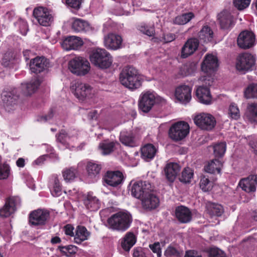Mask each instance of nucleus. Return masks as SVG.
<instances>
[{
	"instance_id": "f257e3e1",
	"label": "nucleus",
	"mask_w": 257,
	"mask_h": 257,
	"mask_svg": "<svg viewBox=\"0 0 257 257\" xmlns=\"http://www.w3.org/2000/svg\"><path fill=\"white\" fill-rule=\"evenodd\" d=\"M120 83L131 90L140 88L142 85L141 77L138 70L133 66H125L119 74Z\"/></svg>"
},
{
	"instance_id": "f03ea898",
	"label": "nucleus",
	"mask_w": 257,
	"mask_h": 257,
	"mask_svg": "<svg viewBox=\"0 0 257 257\" xmlns=\"http://www.w3.org/2000/svg\"><path fill=\"white\" fill-rule=\"evenodd\" d=\"M89 59L93 65L101 69L108 68L112 62L110 54L101 48L93 50L90 54Z\"/></svg>"
},
{
	"instance_id": "7ed1b4c3",
	"label": "nucleus",
	"mask_w": 257,
	"mask_h": 257,
	"mask_svg": "<svg viewBox=\"0 0 257 257\" xmlns=\"http://www.w3.org/2000/svg\"><path fill=\"white\" fill-rule=\"evenodd\" d=\"M132 222V216L127 211H120L113 214V230L124 232L130 227Z\"/></svg>"
},
{
	"instance_id": "20e7f679",
	"label": "nucleus",
	"mask_w": 257,
	"mask_h": 257,
	"mask_svg": "<svg viewBox=\"0 0 257 257\" xmlns=\"http://www.w3.org/2000/svg\"><path fill=\"white\" fill-rule=\"evenodd\" d=\"M212 76H203L200 80L203 81L205 86H199L196 91V95L199 101L202 103L208 104L212 99L209 86L213 84V80Z\"/></svg>"
},
{
	"instance_id": "39448f33",
	"label": "nucleus",
	"mask_w": 257,
	"mask_h": 257,
	"mask_svg": "<svg viewBox=\"0 0 257 257\" xmlns=\"http://www.w3.org/2000/svg\"><path fill=\"white\" fill-rule=\"evenodd\" d=\"M70 71L78 76H84L87 74L90 69L89 62L82 57H75L71 59L68 64Z\"/></svg>"
},
{
	"instance_id": "423d86ee",
	"label": "nucleus",
	"mask_w": 257,
	"mask_h": 257,
	"mask_svg": "<svg viewBox=\"0 0 257 257\" xmlns=\"http://www.w3.org/2000/svg\"><path fill=\"white\" fill-rule=\"evenodd\" d=\"M33 14L38 23L42 26H49L54 21V15L53 11L46 7L35 8Z\"/></svg>"
},
{
	"instance_id": "0eeeda50",
	"label": "nucleus",
	"mask_w": 257,
	"mask_h": 257,
	"mask_svg": "<svg viewBox=\"0 0 257 257\" xmlns=\"http://www.w3.org/2000/svg\"><path fill=\"white\" fill-rule=\"evenodd\" d=\"M85 166L87 173V178L90 182H96L99 178L102 165L98 162L93 160L88 161L86 162L81 161L78 165V168Z\"/></svg>"
},
{
	"instance_id": "6e6552de",
	"label": "nucleus",
	"mask_w": 257,
	"mask_h": 257,
	"mask_svg": "<svg viewBox=\"0 0 257 257\" xmlns=\"http://www.w3.org/2000/svg\"><path fill=\"white\" fill-rule=\"evenodd\" d=\"M71 90L75 96L81 100L92 97L95 92L94 89L89 84L80 82L73 84Z\"/></svg>"
},
{
	"instance_id": "1a4fd4ad",
	"label": "nucleus",
	"mask_w": 257,
	"mask_h": 257,
	"mask_svg": "<svg viewBox=\"0 0 257 257\" xmlns=\"http://www.w3.org/2000/svg\"><path fill=\"white\" fill-rule=\"evenodd\" d=\"M189 133V125L185 121H178L173 124L169 130V136L175 141L184 139Z\"/></svg>"
},
{
	"instance_id": "9d476101",
	"label": "nucleus",
	"mask_w": 257,
	"mask_h": 257,
	"mask_svg": "<svg viewBox=\"0 0 257 257\" xmlns=\"http://www.w3.org/2000/svg\"><path fill=\"white\" fill-rule=\"evenodd\" d=\"M151 191H153L152 185L148 181H139L135 182L131 189L132 195L140 200L144 198Z\"/></svg>"
},
{
	"instance_id": "9b49d317",
	"label": "nucleus",
	"mask_w": 257,
	"mask_h": 257,
	"mask_svg": "<svg viewBox=\"0 0 257 257\" xmlns=\"http://www.w3.org/2000/svg\"><path fill=\"white\" fill-rule=\"evenodd\" d=\"M195 124L203 130L210 131L216 125L215 117L209 113H202L195 116L194 118Z\"/></svg>"
},
{
	"instance_id": "f8f14e48",
	"label": "nucleus",
	"mask_w": 257,
	"mask_h": 257,
	"mask_svg": "<svg viewBox=\"0 0 257 257\" xmlns=\"http://www.w3.org/2000/svg\"><path fill=\"white\" fill-rule=\"evenodd\" d=\"M156 98L154 92L148 91L142 93L138 102L139 109L144 112H149L156 103Z\"/></svg>"
},
{
	"instance_id": "ddd939ff",
	"label": "nucleus",
	"mask_w": 257,
	"mask_h": 257,
	"mask_svg": "<svg viewBox=\"0 0 257 257\" xmlns=\"http://www.w3.org/2000/svg\"><path fill=\"white\" fill-rule=\"evenodd\" d=\"M18 91V89L14 88L11 91H4L2 93V100L7 111H10L13 110L14 106L18 104L19 97Z\"/></svg>"
},
{
	"instance_id": "4468645a",
	"label": "nucleus",
	"mask_w": 257,
	"mask_h": 257,
	"mask_svg": "<svg viewBox=\"0 0 257 257\" xmlns=\"http://www.w3.org/2000/svg\"><path fill=\"white\" fill-rule=\"evenodd\" d=\"M255 35L252 32L243 31L238 35L237 43L238 47L243 49L251 48L255 45Z\"/></svg>"
},
{
	"instance_id": "2eb2a0df",
	"label": "nucleus",
	"mask_w": 257,
	"mask_h": 257,
	"mask_svg": "<svg viewBox=\"0 0 257 257\" xmlns=\"http://www.w3.org/2000/svg\"><path fill=\"white\" fill-rule=\"evenodd\" d=\"M255 57L250 53H244L237 59L236 69L239 71H248L254 65Z\"/></svg>"
},
{
	"instance_id": "dca6fc26",
	"label": "nucleus",
	"mask_w": 257,
	"mask_h": 257,
	"mask_svg": "<svg viewBox=\"0 0 257 257\" xmlns=\"http://www.w3.org/2000/svg\"><path fill=\"white\" fill-rule=\"evenodd\" d=\"M21 199L18 197H11L6 201L5 205L0 209V216L8 217L14 213L20 205Z\"/></svg>"
},
{
	"instance_id": "f3484780",
	"label": "nucleus",
	"mask_w": 257,
	"mask_h": 257,
	"mask_svg": "<svg viewBox=\"0 0 257 257\" xmlns=\"http://www.w3.org/2000/svg\"><path fill=\"white\" fill-rule=\"evenodd\" d=\"M218 61L217 57L212 54H207L202 63L201 69L202 71L211 76L218 67Z\"/></svg>"
},
{
	"instance_id": "a211bd4d",
	"label": "nucleus",
	"mask_w": 257,
	"mask_h": 257,
	"mask_svg": "<svg viewBox=\"0 0 257 257\" xmlns=\"http://www.w3.org/2000/svg\"><path fill=\"white\" fill-rule=\"evenodd\" d=\"M49 216V213L47 210L37 209L30 214L29 222L30 224L34 226L44 225Z\"/></svg>"
},
{
	"instance_id": "6ab92c4d",
	"label": "nucleus",
	"mask_w": 257,
	"mask_h": 257,
	"mask_svg": "<svg viewBox=\"0 0 257 257\" xmlns=\"http://www.w3.org/2000/svg\"><path fill=\"white\" fill-rule=\"evenodd\" d=\"M49 61L44 57H36L31 60L30 69L32 73L36 74L43 72L47 69Z\"/></svg>"
},
{
	"instance_id": "aec40b11",
	"label": "nucleus",
	"mask_w": 257,
	"mask_h": 257,
	"mask_svg": "<svg viewBox=\"0 0 257 257\" xmlns=\"http://www.w3.org/2000/svg\"><path fill=\"white\" fill-rule=\"evenodd\" d=\"M218 20L220 28L224 30L231 29L235 23L233 16L227 10H224L218 14Z\"/></svg>"
},
{
	"instance_id": "412c9836",
	"label": "nucleus",
	"mask_w": 257,
	"mask_h": 257,
	"mask_svg": "<svg viewBox=\"0 0 257 257\" xmlns=\"http://www.w3.org/2000/svg\"><path fill=\"white\" fill-rule=\"evenodd\" d=\"M191 88L188 85H180L176 88L175 97L180 102L187 103L191 99Z\"/></svg>"
},
{
	"instance_id": "4be33fe9",
	"label": "nucleus",
	"mask_w": 257,
	"mask_h": 257,
	"mask_svg": "<svg viewBox=\"0 0 257 257\" xmlns=\"http://www.w3.org/2000/svg\"><path fill=\"white\" fill-rule=\"evenodd\" d=\"M181 170L180 166L176 163H169L166 164L164 172L166 179L170 183H173Z\"/></svg>"
},
{
	"instance_id": "5701e85b",
	"label": "nucleus",
	"mask_w": 257,
	"mask_h": 257,
	"mask_svg": "<svg viewBox=\"0 0 257 257\" xmlns=\"http://www.w3.org/2000/svg\"><path fill=\"white\" fill-rule=\"evenodd\" d=\"M143 208L145 209L152 210L157 208L160 204L159 198L154 194L152 191L149 192L141 200Z\"/></svg>"
},
{
	"instance_id": "b1692460",
	"label": "nucleus",
	"mask_w": 257,
	"mask_h": 257,
	"mask_svg": "<svg viewBox=\"0 0 257 257\" xmlns=\"http://www.w3.org/2000/svg\"><path fill=\"white\" fill-rule=\"evenodd\" d=\"M238 185L246 192H254L257 185V176L252 175L247 178L241 179Z\"/></svg>"
},
{
	"instance_id": "393cba45",
	"label": "nucleus",
	"mask_w": 257,
	"mask_h": 257,
	"mask_svg": "<svg viewBox=\"0 0 257 257\" xmlns=\"http://www.w3.org/2000/svg\"><path fill=\"white\" fill-rule=\"evenodd\" d=\"M83 44L82 39L76 36H70L65 38L61 43L63 48L67 51L76 50Z\"/></svg>"
},
{
	"instance_id": "a878e982",
	"label": "nucleus",
	"mask_w": 257,
	"mask_h": 257,
	"mask_svg": "<svg viewBox=\"0 0 257 257\" xmlns=\"http://www.w3.org/2000/svg\"><path fill=\"white\" fill-rule=\"evenodd\" d=\"M199 43V40L197 38L189 39L182 48V57L185 58L192 54L197 49Z\"/></svg>"
},
{
	"instance_id": "bb28decb",
	"label": "nucleus",
	"mask_w": 257,
	"mask_h": 257,
	"mask_svg": "<svg viewBox=\"0 0 257 257\" xmlns=\"http://www.w3.org/2000/svg\"><path fill=\"white\" fill-rule=\"evenodd\" d=\"M175 213L176 217L180 223H187L191 220L192 213L187 207L182 205L177 206Z\"/></svg>"
},
{
	"instance_id": "cd10ccee",
	"label": "nucleus",
	"mask_w": 257,
	"mask_h": 257,
	"mask_svg": "<svg viewBox=\"0 0 257 257\" xmlns=\"http://www.w3.org/2000/svg\"><path fill=\"white\" fill-rule=\"evenodd\" d=\"M119 140L122 144L130 147L138 145L136 134L132 131L121 132L119 135Z\"/></svg>"
},
{
	"instance_id": "c85d7f7f",
	"label": "nucleus",
	"mask_w": 257,
	"mask_h": 257,
	"mask_svg": "<svg viewBox=\"0 0 257 257\" xmlns=\"http://www.w3.org/2000/svg\"><path fill=\"white\" fill-rule=\"evenodd\" d=\"M104 44L108 49L112 50V26L111 20L103 25Z\"/></svg>"
},
{
	"instance_id": "c756f323",
	"label": "nucleus",
	"mask_w": 257,
	"mask_h": 257,
	"mask_svg": "<svg viewBox=\"0 0 257 257\" xmlns=\"http://www.w3.org/2000/svg\"><path fill=\"white\" fill-rule=\"evenodd\" d=\"M83 203L87 209L90 211H97L100 207L99 199L92 192H89L83 199Z\"/></svg>"
},
{
	"instance_id": "7c9ffc66",
	"label": "nucleus",
	"mask_w": 257,
	"mask_h": 257,
	"mask_svg": "<svg viewBox=\"0 0 257 257\" xmlns=\"http://www.w3.org/2000/svg\"><path fill=\"white\" fill-rule=\"evenodd\" d=\"M157 150L152 144H147L141 149V155L143 159L146 161L152 160L155 157Z\"/></svg>"
},
{
	"instance_id": "2f4dec72",
	"label": "nucleus",
	"mask_w": 257,
	"mask_h": 257,
	"mask_svg": "<svg viewBox=\"0 0 257 257\" xmlns=\"http://www.w3.org/2000/svg\"><path fill=\"white\" fill-rule=\"evenodd\" d=\"M137 237L134 232H127L122 238L121 245L124 250L128 251L137 242Z\"/></svg>"
},
{
	"instance_id": "473e14b6",
	"label": "nucleus",
	"mask_w": 257,
	"mask_h": 257,
	"mask_svg": "<svg viewBox=\"0 0 257 257\" xmlns=\"http://www.w3.org/2000/svg\"><path fill=\"white\" fill-rule=\"evenodd\" d=\"M198 36L201 42L207 43L213 40L214 33L209 26L205 25L199 32Z\"/></svg>"
},
{
	"instance_id": "72a5a7b5",
	"label": "nucleus",
	"mask_w": 257,
	"mask_h": 257,
	"mask_svg": "<svg viewBox=\"0 0 257 257\" xmlns=\"http://www.w3.org/2000/svg\"><path fill=\"white\" fill-rule=\"evenodd\" d=\"M90 233L86 228L83 226H78L75 230L74 241L77 244H80L82 242L87 240Z\"/></svg>"
},
{
	"instance_id": "f704fd0d",
	"label": "nucleus",
	"mask_w": 257,
	"mask_h": 257,
	"mask_svg": "<svg viewBox=\"0 0 257 257\" xmlns=\"http://www.w3.org/2000/svg\"><path fill=\"white\" fill-rule=\"evenodd\" d=\"M72 29L77 32H88L91 30L89 24L82 19H75L72 25Z\"/></svg>"
},
{
	"instance_id": "c9c22d12",
	"label": "nucleus",
	"mask_w": 257,
	"mask_h": 257,
	"mask_svg": "<svg viewBox=\"0 0 257 257\" xmlns=\"http://www.w3.org/2000/svg\"><path fill=\"white\" fill-rule=\"evenodd\" d=\"M40 84V81L38 79L32 80L29 82L22 83L21 89L25 95H31L38 89Z\"/></svg>"
},
{
	"instance_id": "e433bc0d",
	"label": "nucleus",
	"mask_w": 257,
	"mask_h": 257,
	"mask_svg": "<svg viewBox=\"0 0 257 257\" xmlns=\"http://www.w3.org/2000/svg\"><path fill=\"white\" fill-rule=\"evenodd\" d=\"M49 187L52 196L58 197L61 195L62 188L57 176H53L52 177L50 180Z\"/></svg>"
},
{
	"instance_id": "4c0bfd02",
	"label": "nucleus",
	"mask_w": 257,
	"mask_h": 257,
	"mask_svg": "<svg viewBox=\"0 0 257 257\" xmlns=\"http://www.w3.org/2000/svg\"><path fill=\"white\" fill-rule=\"evenodd\" d=\"M206 208L208 213L212 217L221 216L224 212L223 206L219 204L208 203L206 205Z\"/></svg>"
},
{
	"instance_id": "58836bf2",
	"label": "nucleus",
	"mask_w": 257,
	"mask_h": 257,
	"mask_svg": "<svg viewBox=\"0 0 257 257\" xmlns=\"http://www.w3.org/2000/svg\"><path fill=\"white\" fill-rule=\"evenodd\" d=\"M222 166V164L221 161L217 159H214L208 162V164L204 167V170L210 174L216 173L219 174L220 173Z\"/></svg>"
},
{
	"instance_id": "ea45409f",
	"label": "nucleus",
	"mask_w": 257,
	"mask_h": 257,
	"mask_svg": "<svg viewBox=\"0 0 257 257\" xmlns=\"http://www.w3.org/2000/svg\"><path fill=\"white\" fill-rule=\"evenodd\" d=\"M245 115L250 122L257 123V103L248 104Z\"/></svg>"
},
{
	"instance_id": "a19ab883",
	"label": "nucleus",
	"mask_w": 257,
	"mask_h": 257,
	"mask_svg": "<svg viewBox=\"0 0 257 257\" xmlns=\"http://www.w3.org/2000/svg\"><path fill=\"white\" fill-rule=\"evenodd\" d=\"M111 212V208H106L100 212L102 221L109 228H112V215Z\"/></svg>"
},
{
	"instance_id": "79ce46f5",
	"label": "nucleus",
	"mask_w": 257,
	"mask_h": 257,
	"mask_svg": "<svg viewBox=\"0 0 257 257\" xmlns=\"http://www.w3.org/2000/svg\"><path fill=\"white\" fill-rule=\"evenodd\" d=\"M63 177L66 182L73 180L77 176L78 171L73 167L66 168L62 172Z\"/></svg>"
},
{
	"instance_id": "37998d69",
	"label": "nucleus",
	"mask_w": 257,
	"mask_h": 257,
	"mask_svg": "<svg viewBox=\"0 0 257 257\" xmlns=\"http://www.w3.org/2000/svg\"><path fill=\"white\" fill-rule=\"evenodd\" d=\"M200 187L204 192L210 191L213 186V182L210 180L208 176L202 175L200 177Z\"/></svg>"
},
{
	"instance_id": "c03bdc74",
	"label": "nucleus",
	"mask_w": 257,
	"mask_h": 257,
	"mask_svg": "<svg viewBox=\"0 0 257 257\" xmlns=\"http://www.w3.org/2000/svg\"><path fill=\"white\" fill-rule=\"evenodd\" d=\"M98 150L103 156L110 154L112 151V142L107 140L103 141L99 144Z\"/></svg>"
},
{
	"instance_id": "a18cd8bd",
	"label": "nucleus",
	"mask_w": 257,
	"mask_h": 257,
	"mask_svg": "<svg viewBox=\"0 0 257 257\" xmlns=\"http://www.w3.org/2000/svg\"><path fill=\"white\" fill-rule=\"evenodd\" d=\"M125 179L124 172L119 170H113V188L120 187L123 183Z\"/></svg>"
},
{
	"instance_id": "49530a36",
	"label": "nucleus",
	"mask_w": 257,
	"mask_h": 257,
	"mask_svg": "<svg viewBox=\"0 0 257 257\" xmlns=\"http://www.w3.org/2000/svg\"><path fill=\"white\" fill-rule=\"evenodd\" d=\"M194 15L192 12L183 14L177 16L174 20V23L178 25H184L189 22Z\"/></svg>"
},
{
	"instance_id": "de8ad7c7",
	"label": "nucleus",
	"mask_w": 257,
	"mask_h": 257,
	"mask_svg": "<svg viewBox=\"0 0 257 257\" xmlns=\"http://www.w3.org/2000/svg\"><path fill=\"white\" fill-rule=\"evenodd\" d=\"M137 29L141 33L149 37L154 36L155 34L154 27L147 25L144 23H142L138 25Z\"/></svg>"
},
{
	"instance_id": "09e8293b",
	"label": "nucleus",
	"mask_w": 257,
	"mask_h": 257,
	"mask_svg": "<svg viewBox=\"0 0 257 257\" xmlns=\"http://www.w3.org/2000/svg\"><path fill=\"white\" fill-rule=\"evenodd\" d=\"M244 96L247 99H257V84H250L244 91Z\"/></svg>"
},
{
	"instance_id": "8fccbe9b",
	"label": "nucleus",
	"mask_w": 257,
	"mask_h": 257,
	"mask_svg": "<svg viewBox=\"0 0 257 257\" xmlns=\"http://www.w3.org/2000/svg\"><path fill=\"white\" fill-rule=\"evenodd\" d=\"M226 149V144L225 142L216 144L213 146V152L215 157L220 158L223 156Z\"/></svg>"
},
{
	"instance_id": "3c124183",
	"label": "nucleus",
	"mask_w": 257,
	"mask_h": 257,
	"mask_svg": "<svg viewBox=\"0 0 257 257\" xmlns=\"http://www.w3.org/2000/svg\"><path fill=\"white\" fill-rule=\"evenodd\" d=\"M59 249L62 253L67 256H71L74 255L78 250L77 247L74 245L59 246Z\"/></svg>"
},
{
	"instance_id": "603ef678",
	"label": "nucleus",
	"mask_w": 257,
	"mask_h": 257,
	"mask_svg": "<svg viewBox=\"0 0 257 257\" xmlns=\"http://www.w3.org/2000/svg\"><path fill=\"white\" fill-rule=\"evenodd\" d=\"M193 175V171L190 168H184L181 173V177L179 178V180L184 183H190Z\"/></svg>"
},
{
	"instance_id": "864d4df0",
	"label": "nucleus",
	"mask_w": 257,
	"mask_h": 257,
	"mask_svg": "<svg viewBox=\"0 0 257 257\" xmlns=\"http://www.w3.org/2000/svg\"><path fill=\"white\" fill-rule=\"evenodd\" d=\"M11 168L7 164L2 163V159L0 156V180L6 179L10 175Z\"/></svg>"
},
{
	"instance_id": "5fc2aeb1",
	"label": "nucleus",
	"mask_w": 257,
	"mask_h": 257,
	"mask_svg": "<svg viewBox=\"0 0 257 257\" xmlns=\"http://www.w3.org/2000/svg\"><path fill=\"white\" fill-rule=\"evenodd\" d=\"M206 252L209 257H227L226 253L217 247H210L207 249Z\"/></svg>"
},
{
	"instance_id": "6e6d98bb",
	"label": "nucleus",
	"mask_w": 257,
	"mask_h": 257,
	"mask_svg": "<svg viewBox=\"0 0 257 257\" xmlns=\"http://www.w3.org/2000/svg\"><path fill=\"white\" fill-rule=\"evenodd\" d=\"M228 114L231 118L235 120H237L239 118V110L236 104L232 103L229 105Z\"/></svg>"
},
{
	"instance_id": "4d7b16f0",
	"label": "nucleus",
	"mask_w": 257,
	"mask_h": 257,
	"mask_svg": "<svg viewBox=\"0 0 257 257\" xmlns=\"http://www.w3.org/2000/svg\"><path fill=\"white\" fill-rule=\"evenodd\" d=\"M57 140L61 144L65 146L66 148H67L70 137L64 131L62 130L57 136Z\"/></svg>"
},
{
	"instance_id": "13d9d810",
	"label": "nucleus",
	"mask_w": 257,
	"mask_h": 257,
	"mask_svg": "<svg viewBox=\"0 0 257 257\" xmlns=\"http://www.w3.org/2000/svg\"><path fill=\"white\" fill-rule=\"evenodd\" d=\"M251 0H233L234 7L238 10H243L248 7Z\"/></svg>"
},
{
	"instance_id": "bf43d9fd",
	"label": "nucleus",
	"mask_w": 257,
	"mask_h": 257,
	"mask_svg": "<svg viewBox=\"0 0 257 257\" xmlns=\"http://www.w3.org/2000/svg\"><path fill=\"white\" fill-rule=\"evenodd\" d=\"M165 255L166 257H181L180 252L174 247L169 246L166 249Z\"/></svg>"
},
{
	"instance_id": "052dcab7",
	"label": "nucleus",
	"mask_w": 257,
	"mask_h": 257,
	"mask_svg": "<svg viewBox=\"0 0 257 257\" xmlns=\"http://www.w3.org/2000/svg\"><path fill=\"white\" fill-rule=\"evenodd\" d=\"M122 38L120 35L113 34V51L120 49L124 47Z\"/></svg>"
},
{
	"instance_id": "680f3d73",
	"label": "nucleus",
	"mask_w": 257,
	"mask_h": 257,
	"mask_svg": "<svg viewBox=\"0 0 257 257\" xmlns=\"http://www.w3.org/2000/svg\"><path fill=\"white\" fill-rule=\"evenodd\" d=\"M103 185L106 187H112V171H107L104 175Z\"/></svg>"
},
{
	"instance_id": "e2e57ef3",
	"label": "nucleus",
	"mask_w": 257,
	"mask_h": 257,
	"mask_svg": "<svg viewBox=\"0 0 257 257\" xmlns=\"http://www.w3.org/2000/svg\"><path fill=\"white\" fill-rule=\"evenodd\" d=\"M14 60L13 54L11 52L6 53L2 59V64L5 67L10 66Z\"/></svg>"
},
{
	"instance_id": "0e129e2a",
	"label": "nucleus",
	"mask_w": 257,
	"mask_h": 257,
	"mask_svg": "<svg viewBox=\"0 0 257 257\" xmlns=\"http://www.w3.org/2000/svg\"><path fill=\"white\" fill-rule=\"evenodd\" d=\"M133 257H147L145 249L141 247H137L133 249Z\"/></svg>"
},
{
	"instance_id": "69168bd1",
	"label": "nucleus",
	"mask_w": 257,
	"mask_h": 257,
	"mask_svg": "<svg viewBox=\"0 0 257 257\" xmlns=\"http://www.w3.org/2000/svg\"><path fill=\"white\" fill-rule=\"evenodd\" d=\"M149 247L154 253H157L158 257H161V248L160 244L159 242H156L152 244H150Z\"/></svg>"
},
{
	"instance_id": "338daca9",
	"label": "nucleus",
	"mask_w": 257,
	"mask_h": 257,
	"mask_svg": "<svg viewBox=\"0 0 257 257\" xmlns=\"http://www.w3.org/2000/svg\"><path fill=\"white\" fill-rule=\"evenodd\" d=\"M82 0H65L66 5L72 8L78 9L80 8Z\"/></svg>"
},
{
	"instance_id": "774afa93",
	"label": "nucleus",
	"mask_w": 257,
	"mask_h": 257,
	"mask_svg": "<svg viewBox=\"0 0 257 257\" xmlns=\"http://www.w3.org/2000/svg\"><path fill=\"white\" fill-rule=\"evenodd\" d=\"M176 39V36L172 33H167L164 34L163 39L165 43H169L174 41Z\"/></svg>"
}]
</instances>
